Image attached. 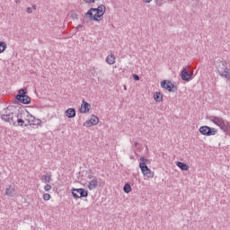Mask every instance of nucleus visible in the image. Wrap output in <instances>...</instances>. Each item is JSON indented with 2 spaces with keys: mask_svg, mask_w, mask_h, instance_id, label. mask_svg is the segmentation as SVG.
Listing matches in <instances>:
<instances>
[{
  "mask_svg": "<svg viewBox=\"0 0 230 230\" xmlns=\"http://www.w3.org/2000/svg\"><path fill=\"white\" fill-rule=\"evenodd\" d=\"M144 3H152V0H143Z\"/></svg>",
  "mask_w": 230,
  "mask_h": 230,
  "instance_id": "34",
  "label": "nucleus"
},
{
  "mask_svg": "<svg viewBox=\"0 0 230 230\" xmlns=\"http://www.w3.org/2000/svg\"><path fill=\"white\" fill-rule=\"evenodd\" d=\"M3 121L10 123L15 127H28L35 121V117L28 111L19 106H9L0 115Z\"/></svg>",
  "mask_w": 230,
  "mask_h": 230,
  "instance_id": "1",
  "label": "nucleus"
},
{
  "mask_svg": "<svg viewBox=\"0 0 230 230\" xmlns=\"http://www.w3.org/2000/svg\"><path fill=\"white\" fill-rule=\"evenodd\" d=\"M86 4H94V0H84Z\"/></svg>",
  "mask_w": 230,
  "mask_h": 230,
  "instance_id": "26",
  "label": "nucleus"
},
{
  "mask_svg": "<svg viewBox=\"0 0 230 230\" xmlns=\"http://www.w3.org/2000/svg\"><path fill=\"white\" fill-rule=\"evenodd\" d=\"M154 100L157 102H163V95L161 94L160 92H156L154 93Z\"/></svg>",
  "mask_w": 230,
  "mask_h": 230,
  "instance_id": "17",
  "label": "nucleus"
},
{
  "mask_svg": "<svg viewBox=\"0 0 230 230\" xmlns=\"http://www.w3.org/2000/svg\"><path fill=\"white\" fill-rule=\"evenodd\" d=\"M140 161H141V163H144L145 162V157L141 156Z\"/></svg>",
  "mask_w": 230,
  "mask_h": 230,
  "instance_id": "33",
  "label": "nucleus"
},
{
  "mask_svg": "<svg viewBox=\"0 0 230 230\" xmlns=\"http://www.w3.org/2000/svg\"><path fill=\"white\" fill-rule=\"evenodd\" d=\"M193 76V73H189L186 68H183L181 73V78L184 82H190L191 77Z\"/></svg>",
  "mask_w": 230,
  "mask_h": 230,
  "instance_id": "10",
  "label": "nucleus"
},
{
  "mask_svg": "<svg viewBox=\"0 0 230 230\" xmlns=\"http://www.w3.org/2000/svg\"><path fill=\"white\" fill-rule=\"evenodd\" d=\"M26 12L27 13H33V10L31 9V7H28Z\"/></svg>",
  "mask_w": 230,
  "mask_h": 230,
  "instance_id": "27",
  "label": "nucleus"
},
{
  "mask_svg": "<svg viewBox=\"0 0 230 230\" xmlns=\"http://www.w3.org/2000/svg\"><path fill=\"white\" fill-rule=\"evenodd\" d=\"M72 195L74 199H82L89 197V191L85 190V189H72Z\"/></svg>",
  "mask_w": 230,
  "mask_h": 230,
  "instance_id": "6",
  "label": "nucleus"
},
{
  "mask_svg": "<svg viewBox=\"0 0 230 230\" xmlns=\"http://www.w3.org/2000/svg\"><path fill=\"white\" fill-rule=\"evenodd\" d=\"M161 87H175V84L172 83V81L163 80L160 84Z\"/></svg>",
  "mask_w": 230,
  "mask_h": 230,
  "instance_id": "16",
  "label": "nucleus"
},
{
  "mask_svg": "<svg viewBox=\"0 0 230 230\" xmlns=\"http://www.w3.org/2000/svg\"><path fill=\"white\" fill-rule=\"evenodd\" d=\"M82 28H84V25L79 24V25H77L76 30H82Z\"/></svg>",
  "mask_w": 230,
  "mask_h": 230,
  "instance_id": "30",
  "label": "nucleus"
},
{
  "mask_svg": "<svg viewBox=\"0 0 230 230\" xmlns=\"http://www.w3.org/2000/svg\"><path fill=\"white\" fill-rule=\"evenodd\" d=\"M137 145H138L137 141H135V142H134V146H137Z\"/></svg>",
  "mask_w": 230,
  "mask_h": 230,
  "instance_id": "36",
  "label": "nucleus"
},
{
  "mask_svg": "<svg viewBox=\"0 0 230 230\" xmlns=\"http://www.w3.org/2000/svg\"><path fill=\"white\" fill-rule=\"evenodd\" d=\"M41 123H42V120H40L39 119H34L31 125H40Z\"/></svg>",
  "mask_w": 230,
  "mask_h": 230,
  "instance_id": "23",
  "label": "nucleus"
},
{
  "mask_svg": "<svg viewBox=\"0 0 230 230\" xmlns=\"http://www.w3.org/2000/svg\"><path fill=\"white\" fill-rule=\"evenodd\" d=\"M44 190H45V191H49V190H51V186L49 184H46L44 186Z\"/></svg>",
  "mask_w": 230,
  "mask_h": 230,
  "instance_id": "25",
  "label": "nucleus"
},
{
  "mask_svg": "<svg viewBox=\"0 0 230 230\" xmlns=\"http://www.w3.org/2000/svg\"><path fill=\"white\" fill-rule=\"evenodd\" d=\"M28 90L26 88H22L18 91L15 100L23 105H30L31 103V98L27 95Z\"/></svg>",
  "mask_w": 230,
  "mask_h": 230,
  "instance_id": "5",
  "label": "nucleus"
},
{
  "mask_svg": "<svg viewBox=\"0 0 230 230\" xmlns=\"http://www.w3.org/2000/svg\"><path fill=\"white\" fill-rule=\"evenodd\" d=\"M14 194L15 190L12 187H9L5 190V195H7V197H13Z\"/></svg>",
  "mask_w": 230,
  "mask_h": 230,
  "instance_id": "18",
  "label": "nucleus"
},
{
  "mask_svg": "<svg viewBox=\"0 0 230 230\" xmlns=\"http://www.w3.org/2000/svg\"><path fill=\"white\" fill-rule=\"evenodd\" d=\"M143 163H145V164H150V160H149V159L145 158V160H144V162H143Z\"/></svg>",
  "mask_w": 230,
  "mask_h": 230,
  "instance_id": "29",
  "label": "nucleus"
},
{
  "mask_svg": "<svg viewBox=\"0 0 230 230\" xmlns=\"http://www.w3.org/2000/svg\"><path fill=\"white\" fill-rule=\"evenodd\" d=\"M15 4H21V0H16Z\"/></svg>",
  "mask_w": 230,
  "mask_h": 230,
  "instance_id": "32",
  "label": "nucleus"
},
{
  "mask_svg": "<svg viewBox=\"0 0 230 230\" xmlns=\"http://www.w3.org/2000/svg\"><path fill=\"white\" fill-rule=\"evenodd\" d=\"M98 188V178L94 177L92 181H89L88 190H93Z\"/></svg>",
  "mask_w": 230,
  "mask_h": 230,
  "instance_id": "12",
  "label": "nucleus"
},
{
  "mask_svg": "<svg viewBox=\"0 0 230 230\" xmlns=\"http://www.w3.org/2000/svg\"><path fill=\"white\" fill-rule=\"evenodd\" d=\"M98 123H100V119H98V117H96L95 115H92L91 119H87L84 123V127H93L94 125H98Z\"/></svg>",
  "mask_w": 230,
  "mask_h": 230,
  "instance_id": "9",
  "label": "nucleus"
},
{
  "mask_svg": "<svg viewBox=\"0 0 230 230\" xmlns=\"http://www.w3.org/2000/svg\"><path fill=\"white\" fill-rule=\"evenodd\" d=\"M32 9H33V10H37V5L32 4Z\"/></svg>",
  "mask_w": 230,
  "mask_h": 230,
  "instance_id": "35",
  "label": "nucleus"
},
{
  "mask_svg": "<svg viewBox=\"0 0 230 230\" xmlns=\"http://www.w3.org/2000/svg\"><path fill=\"white\" fill-rule=\"evenodd\" d=\"M163 4L159 1H156V6H161Z\"/></svg>",
  "mask_w": 230,
  "mask_h": 230,
  "instance_id": "31",
  "label": "nucleus"
},
{
  "mask_svg": "<svg viewBox=\"0 0 230 230\" xmlns=\"http://www.w3.org/2000/svg\"><path fill=\"white\" fill-rule=\"evenodd\" d=\"M105 6L103 4H101L98 6V8H91L86 13L85 17L89 21H98V18L103 17L105 14Z\"/></svg>",
  "mask_w": 230,
  "mask_h": 230,
  "instance_id": "3",
  "label": "nucleus"
},
{
  "mask_svg": "<svg viewBox=\"0 0 230 230\" xmlns=\"http://www.w3.org/2000/svg\"><path fill=\"white\" fill-rule=\"evenodd\" d=\"M41 180L44 181V182H51V176L49 175H42Z\"/></svg>",
  "mask_w": 230,
  "mask_h": 230,
  "instance_id": "20",
  "label": "nucleus"
},
{
  "mask_svg": "<svg viewBox=\"0 0 230 230\" xmlns=\"http://www.w3.org/2000/svg\"><path fill=\"white\" fill-rule=\"evenodd\" d=\"M133 78H134V80H139V75H136V74H134L133 75Z\"/></svg>",
  "mask_w": 230,
  "mask_h": 230,
  "instance_id": "28",
  "label": "nucleus"
},
{
  "mask_svg": "<svg viewBox=\"0 0 230 230\" xmlns=\"http://www.w3.org/2000/svg\"><path fill=\"white\" fill-rule=\"evenodd\" d=\"M65 114L66 118H75V116H76V110H75V108H68L65 111Z\"/></svg>",
  "mask_w": 230,
  "mask_h": 230,
  "instance_id": "13",
  "label": "nucleus"
},
{
  "mask_svg": "<svg viewBox=\"0 0 230 230\" xmlns=\"http://www.w3.org/2000/svg\"><path fill=\"white\" fill-rule=\"evenodd\" d=\"M91 109V104H89V102L83 101V103L81 105V109H80V112L82 114H85V112H89Z\"/></svg>",
  "mask_w": 230,
  "mask_h": 230,
  "instance_id": "11",
  "label": "nucleus"
},
{
  "mask_svg": "<svg viewBox=\"0 0 230 230\" xmlns=\"http://www.w3.org/2000/svg\"><path fill=\"white\" fill-rule=\"evenodd\" d=\"M106 62L107 64H110V66H112V64H116V56H114L113 54L109 55L106 58Z\"/></svg>",
  "mask_w": 230,
  "mask_h": 230,
  "instance_id": "15",
  "label": "nucleus"
},
{
  "mask_svg": "<svg viewBox=\"0 0 230 230\" xmlns=\"http://www.w3.org/2000/svg\"><path fill=\"white\" fill-rule=\"evenodd\" d=\"M6 48H7V45L4 41H1L0 42V53H4V51L6 49Z\"/></svg>",
  "mask_w": 230,
  "mask_h": 230,
  "instance_id": "21",
  "label": "nucleus"
},
{
  "mask_svg": "<svg viewBox=\"0 0 230 230\" xmlns=\"http://www.w3.org/2000/svg\"><path fill=\"white\" fill-rule=\"evenodd\" d=\"M51 199V195L46 193L43 195V200H49Z\"/></svg>",
  "mask_w": 230,
  "mask_h": 230,
  "instance_id": "24",
  "label": "nucleus"
},
{
  "mask_svg": "<svg viewBox=\"0 0 230 230\" xmlns=\"http://www.w3.org/2000/svg\"><path fill=\"white\" fill-rule=\"evenodd\" d=\"M166 91L169 93H177V87H165Z\"/></svg>",
  "mask_w": 230,
  "mask_h": 230,
  "instance_id": "22",
  "label": "nucleus"
},
{
  "mask_svg": "<svg viewBox=\"0 0 230 230\" xmlns=\"http://www.w3.org/2000/svg\"><path fill=\"white\" fill-rule=\"evenodd\" d=\"M176 166H178L181 172H187V170H190V166L182 162H177Z\"/></svg>",
  "mask_w": 230,
  "mask_h": 230,
  "instance_id": "14",
  "label": "nucleus"
},
{
  "mask_svg": "<svg viewBox=\"0 0 230 230\" xmlns=\"http://www.w3.org/2000/svg\"><path fill=\"white\" fill-rule=\"evenodd\" d=\"M199 132L202 134V136H215L217 130L209 126H202L199 128Z\"/></svg>",
  "mask_w": 230,
  "mask_h": 230,
  "instance_id": "8",
  "label": "nucleus"
},
{
  "mask_svg": "<svg viewBox=\"0 0 230 230\" xmlns=\"http://www.w3.org/2000/svg\"><path fill=\"white\" fill-rule=\"evenodd\" d=\"M139 168L144 175V177H147V179L154 178V172L148 168V165L145 163H139Z\"/></svg>",
  "mask_w": 230,
  "mask_h": 230,
  "instance_id": "7",
  "label": "nucleus"
},
{
  "mask_svg": "<svg viewBox=\"0 0 230 230\" xmlns=\"http://www.w3.org/2000/svg\"><path fill=\"white\" fill-rule=\"evenodd\" d=\"M207 119H209L214 125H217L223 130V132L230 133V122L227 120H224L221 117L217 116H209L207 117Z\"/></svg>",
  "mask_w": 230,
  "mask_h": 230,
  "instance_id": "4",
  "label": "nucleus"
},
{
  "mask_svg": "<svg viewBox=\"0 0 230 230\" xmlns=\"http://www.w3.org/2000/svg\"><path fill=\"white\" fill-rule=\"evenodd\" d=\"M123 191H124V193H130V191H132V187L130 186L129 183H126L124 185Z\"/></svg>",
  "mask_w": 230,
  "mask_h": 230,
  "instance_id": "19",
  "label": "nucleus"
},
{
  "mask_svg": "<svg viewBox=\"0 0 230 230\" xmlns=\"http://www.w3.org/2000/svg\"><path fill=\"white\" fill-rule=\"evenodd\" d=\"M214 64L221 76H225L226 80H230V66L227 62L216 58Z\"/></svg>",
  "mask_w": 230,
  "mask_h": 230,
  "instance_id": "2",
  "label": "nucleus"
},
{
  "mask_svg": "<svg viewBox=\"0 0 230 230\" xmlns=\"http://www.w3.org/2000/svg\"><path fill=\"white\" fill-rule=\"evenodd\" d=\"M124 91H127V87H124Z\"/></svg>",
  "mask_w": 230,
  "mask_h": 230,
  "instance_id": "37",
  "label": "nucleus"
}]
</instances>
